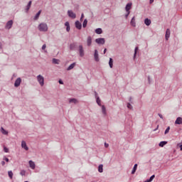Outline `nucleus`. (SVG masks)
I'll use <instances>...</instances> for the list:
<instances>
[{"label": "nucleus", "mask_w": 182, "mask_h": 182, "mask_svg": "<svg viewBox=\"0 0 182 182\" xmlns=\"http://www.w3.org/2000/svg\"><path fill=\"white\" fill-rule=\"evenodd\" d=\"M38 31H40L41 32H47L48 24L45 23H40V25L38 26Z\"/></svg>", "instance_id": "nucleus-1"}, {"label": "nucleus", "mask_w": 182, "mask_h": 182, "mask_svg": "<svg viewBox=\"0 0 182 182\" xmlns=\"http://www.w3.org/2000/svg\"><path fill=\"white\" fill-rule=\"evenodd\" d=\"M37 80L41 86H43V85H45V78L43 77V76L41 75H38Z\"/></svg>", "instance_id": "nucleus-2"}, {"label": "nucleus", "mask_w": 182, "mask_h": 182, "mask_svg": "<svg viewBox=\"0 0 182 182\" xmlns=\"http://www.w3.org/2000/svg\"><path fill=\"white\" fill-rule=\"evenodd\" d=\"M126 11L128 14L126 15V18L130 15V9H132V3H128L125 7Z\"/></svg>", "instance_id": "nucleus-3"}, {"label": "nucleus", "mask_w": 182, "mask_h": 182, "mask_svg": "<svg viewBox=\"0 0 182 182\" xmlns=\"http://www.w3.org/2000/svg\"><path fill=\"white\" fill-rule=\"evenodd\" d=\"M95 42L96 43H98V45H105V38H97L95 39Z\"/></svg>", "instance_id": "nucleus-4"}, {"label": "nucleus", "mask_w": 182, "mask_h": 182, "mask_svg": "<svg viewBox=\"0 0 182 182\" xmlns=\"http://www.w3.org/2000/svg\"><path fill=\"white\" fill-rule=\"evenodd\" d=\"M79 53H80V56L81 58H83V56H85V50H83V46H79Z\"/></svg>", "instance_id": "nucleus-5"}, {"label": "nucleus", "mask_w": 182, "mask_h": 182, "mask_svg": "<svg viewBox=\"0 0 182 182\" xmlns=\"http://www.w3.org/2000/svg\"><path fill=\"white\" fill-rule=\"evenodd\" d=\"M21 82H22V79L21 77L17 78L14 83L15 87H18L21 85Z\"/></svg>", "instance_id": "nucleus-6"}, {"label": "nucleus", "mask_w": 182, "mask_h": 182, "mask_svg": "<svg viewBox=\"0 0 182 182\" xmlns=\"http://www.w3.org/2000/svg\"><path fill=\"white\" fill-rule=\"evenodd\" d=\"M68 16H70V18H73V19H75V18H76V14L75 13H73V11L69 10L68 11Z\"/></svg>", "instance_id": "nucleus-7"}, {"label": "nucleus", "mask_w": 182, "mask_h": 182, "mask_svg": "<svg viewBox=\"0 0 182 182\" xmlns=\"http://www.w3.org/2000/svg\"><path fill=\"white\" fill-rule=\"evenodd\" d=\"M28 164L32 170H35L36 165L35 164V162H33V161H29Z\"/></svg>", "instance_id": "nucleus-8"}, {"label": "nucleus", "mask_w": 182, "mask_h": 182, "mask_svg": "<svg viewBox=\"0 0 182 182\" xmlns=\"http://www.w3.org/2000/svg\"><path fill=\"white\" fill-rule=\"evenodd\" d=\"M13 24H14V21H12V20L8 21L6 25V29H11V28H12Z\"/></svg>", "instance_id": "nucleus-9"}, {"label": "nucleus", "mask_w": 182, "mask_h": 182, "mask_svg": "<svg viewBox=\"0 0 182 182\" xmlns=\"http://www.w3.org/2000/svg\"><path fill=\"white\" fill-rule=\"evenodd\" d=\"M21 147L23 149H24V150H26L27 151H28V150H29V148L26 145V142L25 141H22V142H21Z\"/></svg>", "instance_id": "nucleus-10"}, {"label": "nucleus", "mask_w": 182, "mask_h": 182, "mask_svg": "<svg viewBox=\"0 0 182 182\" xmlns=\"http://www.w3.org/2000/svg\"><path fill=\"white\" fill-rule=\"evenodd\" d=\"M94 58L96 62H99V52L97 50H95Z\"/></svg>", "instance_id": "nucleus-11"}, {"label": "nucleus", "mask_w": 182, "mask_h": 182, "mask_svg": "<svg viewBox=\"0 0 182 182\" xmlns=\"http://www.w3.org/2000/svg\"><path fill=\"white\" fill-rule=\"evenodd\" d=\"M75 27L77 29H82V23L79 21H75Z\"/></svg>", "instance_id": "nucleus-12"}, {"label": "nucleus", "mask_w": 182, "mask_h": 182, "mask_svg": "<svg viewBox=\"0 0 182 182\" xmlns=\"http://www.w3.org/2000/svg\"><path fill=\"white\" fill-rule=\"evenodd\" d=\"M102 112L103 116H107V111H106V107L105 105H102Z\"/></svg>", "instance_id": "nucleus-13"}, {"label": "nucleus", "mask_w": 182, "mask_h": 182, "mask_svg": "<svg viewBox=\"0 0 182 182\" xmlns=\"http://www.w3.org/2000/svg\"><path fill=\"white\" fill-rule=\"evenodd\" d=\"M144 23L145 25H146V26H150V25L151 24V20L149 18H146L144 20Z\"/></svg>", "instance_id": "nucleus-14"}, {"label": "nucleus", "mask_w": 182, "mask_h": 182, "mask_svg": "<svg viewBox=\"0 0 182 182\" xmlns=\"http://www.w3.org/2000/svg\"><path fill=\"white\" fill-rule=\"evenodd\" d=\"M175 124H182V118L178 117L175 121Z\"/></svg>", "instance_id": "nucleus-15"}, {"label": "nucleus", "mask_w": 182, "mask_h": 182, "mask_svg": "<svg viewBox=\"0 0 182 182\" xmlns=\"http://www.w3.org/2000/svg\"><path fill=\"white\" fill-rule=\"evenodd\" d=\"M87 46H90L92 45V37L91 36L87 37Z\"/></svg>", "instance_id": "nucleus-16"}, {"label": "nucleus", "mask_w": 182, "mask_h": 182, "mask_svg": "<svg viewBox=\"0 0 182 182\" xmlns=\"http://www.w3.org/2000/svg\"><path fill=\"white\" fill-rule=\"evenodd\" d=\"M70 49L71 50H75L76 49V43H73L70 45Z\"/></svg>", "instance_id": "nucleus-17"}, {"label": "nucleus", "mask_w": 182, "mask_h": 182, "mask_svg": "<svg viewBox=\"0 0 182 182\" xmlns=\"http://www.w3.org/2000/svg\"><path fill=\"white\" fill-rule=\"evenodd\" d=\"M42 11L40 10L35 16L34 17V20L36 21L39 18V16H41V14Z\"/></svg>", "instance_id": "nucleus-18"}, {"label": "nucleus", "mask_w": 182, "mask_h": 182, "mask_svg": "<svg viewBox=\"0 0 182 182\" xmlns=\"http://www.w3.org/2000/svg\"><path fill=\"white\" fill-rule=\"evenodd\" d=\"M168 38H170V29H167L166 32V39L168 41Z\"/></svg>", "instance_id": "nucleus-19"}, {"label": "nucleus", "mask_w": 182, "mask_h": 182, "mask_svg": "<svg viewBox=\"0 0 182 182\" xmlns=\"http://www.w3.org/2000/svg\"><path fill=\"white\" fill-rule=\"evenodd\" d=\"M75 66H76V63H72V64L67 68V70H72V69H73V68H75Z\"/></svg>", "instance_id": "nucleus-20"}, {"label": "nucleus", "mask_w": 182, "mask_h": 182, "mask_svg": "<svg viewBox=\"0 0 182 182\" xmlns=\"http://www.w3.org/2000/svg\"><path fill=\"white\" fill-rule=\"evenodd\" d=\"M95 33H97V35H101V33H103V31L102 30V28H97L95 30Z\"/></svg>", "instance_id": "nucleus-21"}, {"label": "nucleus", "mask_w": 182, "mask_h": 182, "mask_svg": "<svg viewBox=\"0 0 182 182\" xmlns=\"http://www.w3.org/2000/svg\"><path fill=\"white\" fill-rule=\"evenodd\" d=\"M131 25L132 26H136V19L134 17H133L131 20Z\"/></svg>", "instance_id": "nucleus-22"}, {"label": "nucleus", "mask_w": 182, "mask_h": 182, "mask_svg": "<svg viewBox=\"0 0 182 182\" xmlns=\"http://www.w3.org/2000/svg\"><path fill=\"white\" fill-rule=\"evenodd\" d=\"M69 103H74L75 105H76V103H77V100L75 98H71L69 100Z\"/></svg>", "instance_id": "nucleus-23"}, {"label": "nucleus", "mask_w": 182, "mask_h": 182, "mask_svg": "<svg viewBox=\"0 0 182 182\" xmlns=\"http://www.w3.org/2000/svg\"><path fill=\"white\" fill-rule=\"evenodd\" d=\"M8 174H9V178L12 180V178H14V173L12 172V171H9Z\"/></svg>", "instance_id": "nucleus-24"}, {"label": "nucleus", "mask_w": 182, "mask_h": 182, "mask_svg": "<svg viewBox=\"0 0 182 182\" xmlns=\"http://www.w3.org/2000/svg\"><path fill=\"white\" fill-rule=\"evenodd\" d=\"M0 131L1 132L2 134L8 135V131L5 130V129H4V127H1Z\"/></svg>", "instance_id": "nucleus-25"}, {"label": "nucleus", "mask_w": 182, "mask_h": 182, "mask_svg": "<svg viewBox=\"0 0 182 182\" xmlns=\"http://www.w3.org/2000/svg\"><path fill=\"white\" fill-rule=\"evenodd\" d=\"M136 170H137V164H134V168L132 171V174H134V173H136Z\"/></svg>", "instance_id": "nucleus-26"}, {"label": "nucleus", "mask_w": 182, "mask_h": 182, "mask_svg": "<svg viewBox=\"0 0 182 182\" xmlns=\"http://www.w3.org/2000/svg\"><path fill=\"white\" fill-rule=\"evenodd\" d=\"M98 171H99V173H103V165L100 164L98 166Z\"/></svg>", "instance_id": "nucleus-27"}, {"label": "nucleus", "mask_w": 182, "mask_h": 182, "mask_svg": "<svg viewBox=\"0 0 182 182\" xmlns=\"http://www.w3.org/2000/svg\"><path fill=\"white\" fill-rule=\"evenodd\" d=\"M166 144H167V141H161L159 143V146L160 147H164V146H166Z\"/></svg>", "instance_id": "nucleus-28"}, {"label": "nucleus", "mask_w": 182, "mask_h": 182, "mask_svg": "<svg viewBox=\"0 0 182 182\" xmlns=\"http://www.w3.org/2000/svg\"><path fill=\"white\" fill-rule=\"evenodd\" d=\"M87 26V19H85L82 23V28H86Z\"/></svg>", "instance_id": "nucleus-29"}, {"label": "nucleus", "mask_w": 182, "mask_h": 182, "mask_svg": "<svg viewBox=\"0 0 182 182\" xmlns=\"http://www.w3.org/2000/svg\"><path fill=\"white\" fill-rule=\"evenodd\" d=\"M31 5H32V1H30L27 5V7H26V11H29V9H31Z\"/></svg>", "instance_id": "nucleus-30"}, {"label": "nucleus", "mask_w": 182, "mask_h": 182, "mask_svg": "<svg viewBox=\"0 0 182 182\" xmlns=\"http://www.w3.org/2000/svg\"><path fill=\"white\" fill-rule=\"evenodd\" d=\"M53 63H54L55 65H59V60H58L56 58H53Z\"/></svg>", "instance_id": "nucleus-31"}, {"label": "nucleus", "mask_w": 182, "mask_h": 182, "mask_svg": "<svg viewBox=\"0 0 182 182\" xmlns=\"http://www.w3.org/2000/svg\"><path fill=\"white\" fill-rule=\"evenodd\" d=\"M109 65L111 68H113V59L112 58H109Z\"/></svg>", "instance_id": "nucleus-32"}, {"label": "nucleus", "mask_w": 182, "mask_h": 182, "mask_svg": "<svg viewBox=\"0 0 182 182\" xmlns=\"http://www.w3.org/2000/svg\"><path fill=\"white\" fill-rule=\"evenodd\" d=\"M97 103L98 106H102L100 98L99 97H97Z\"/></svg>", "instance_id": "nucleus-33"}, {"label": "nucleus", "mask_w": 182, "mask_h": 182, "mask_svg": "<svg viewBox=\"0 0 182 182\" xmlns=\"http://www.w3.org/2000/svg\"><path fill=\"white\" fill-rule=\"evenodd\" d=\"M4 151L5 153H9V149H8L6 146H4Z\"/></svg>", "instance_id": "nucleus-34"}, {"label": "nucleus", "mask_w": 182, "mask_h": 182, "mask_svg": "<svg viewBox=\"0 0 182 182\" xmlns=\"http://www.w3.org/2000/svg\"><path fill=\"white\" fill-rule=\"evenodd\" d=\"M20 174L21 176H25V174H26V171L25 170H21Z\"/></svg>", "instance_id": "nucleus-35"}, {"label": "nucleus", "mask_w": 182, "mask_h": 182, "mask_svg": "<svg viewBox=\"0 0 182 182\" xmlns=\"http://www.w3.org/2000/svg\"><path fill=\"white\" fill-rule=\"evenodd\" d=\"M137 50H139V47H136L135 48V50H134V58L136 57V55L137 53Z\"/></svg>", "instance_id": "nucleus-36"}, {"label": "nucleus", "mask_w": 182, "mask_h": 182, "mask_svg": "<svg viewBox=\"0 0 182 182\" xmlns=\"http://www.w3.org/2000/svg\"><path fill=\"white\" fill-rule=\"evenodd\" d=\"M168 132H170V127H168L166 128V129L165 130V134H167V133H168Z\"/></svg>", "instance_id": "nucleus-37"}, {"label": "nucleus", "mask_w": 182, "mask_h": 182, "mask_svg": "<svg viewBox=\"0 0 182 182\" xmlns=\"http://www.w3.org/2000/svg\"><path fill=\"white\" fill-rule=\"evenodd\" d=\"M3 160H5V161H6V163H9V159L6 158V157H4Z\"/></svg>", "instance_id": "nucleus-38"}, {"label": "nucleus", "mask_w": 182, "mask_h": 182, "mask_svg": "<svg viewBox=\"0 0 182 182\" xmlns=\"http://www.w3.org/2000/svg\"><path fill=\"white\" fill-rule=\"evenodd\" d=\"M65 26H66V28L70 26L68 21H66V22L65 23Z\"/></svg>", "instance_id": "nucleus-39"}, {"label": "nucleus", "mask_w": 182, "mask_h": 182, "mask_svg": "<svg viewBox=\"0 0 182 182\" xmlns=\"http://www.w3.org/2000/svg\"><path fill=\"white\" fill-rule=\"evenodd\" d=\"M85 18V14H82L81 18H80V21H83V18Z\"/></svg>", "instance_id": "nucleus-40"}, {"label": "nucleus", "mask_w": 182, "mask_h": 182, "mask_svg": "<svg viewBox=\"0 0 182 182\" xmlns=\"http://www.w3.org/2000/svg\"><path fill=\"white\" fill-rule=\"evenodd\" d=\"M127 107H128V109H132V105L130 104V103H128L127 104Z\"/></svg>", "instance_id": "nucleus-41"}, {"label": "nucleus", "mask_w": 182, "mask_h": 182, "mask_svg": "<svg viewBox=\"0 0 182 182\" xmlns=\"http://www.w3.org/2000/svg\"><path fill=\"white\" fill-rule=\"evenodd\" d=\"M42 49H43V50H45V49H46V44H44V45L42 46Z\"/></svg>", "instance_id": "nucleus-42"}, {"label": "nucleus", "mask_w": 182, "mask_h": 182, "mask_svg": "<svg viewBox=\"0 0 182 182\" xmlns=\"http://www.w3.org/2000/svg\"><path fill=\"white\" fill-rule=\"evenodd\" d=\"M66 31H67V32H69V31H70V26L67 27Z\"/></svg>", "instance_id": "nucleus-43"}, {"label": "nucleus", "mask_w": 182, "mask_h": 182, "mask_svg": "<svg viewBox=\"0 0 182 182\" xmlns=\"http://www.w3.org/2000/svg\"><path fill=\"white\" fill-rule=\"evenodd\" d=\"M59 83L60 85H63V81H62L61 80H59Z\"/></svg>", "instance_id": "nucleus-44"}, {"label": "nucleus", "mask_w": 182, "mask_h": 182, "mask_svg": "<svg viewBox=\"0 0 182 182\" xmlns=\"http://www.w3.org/2000/svg\"><path fill=\"white\" fill-rule=\"evenodd\" d=\"M161 119H163V115L161 114H158Z\"/></svg>", "instance_id": "nucleus-45"}, {"label": "nucleus", "mask_w": 182, "mask_h": 182, "mask_svg": "<svg viewBox=\"0 0 182 182\" xmlns=\"http://www.w3.org/2000/svg\"><path fill=\"white\" fill-rule=\"evenodd\" d=\"M105 146L106 148L109 147V144L105 143Z\"/></svg>", "instance_id": "nucleus-46"}, {"label": "nucleus", "mask_w": 182, "mask_h": 182, "mask_svg": "<svg viewBox=\"0 0 182 182\" xmlns=\"http://www.w3.org/2000/svg\"><path fill=\"white\" fill-rule=\"evenodd\" d=\"M1 166H5V162L3 161H1Z\"/></svg>", "instance_id": "nucleus-47"}, {"label": "nucleus", "mask_w": 182, "mask_h": 182, "mask_svg": "<svg viewBox=\"0 0 182 182\" xmlns=\"http://www.w3.org/2000/svg\"><path fill=\"white\" fill-rule=\"evenodd\" d=\"M149 2L150 4H153L154 2V0H150Z\"/></svg>", "instance_id": "nucleus-48"}, {"label": "nucleus", "mask_w": 182, "mask_h": 182, "mask_svg": "<svg viewBox=\"0 0 182 182\" xmlns=\"http://www.w3.org/2000/svg\"><path fill=\"white\" fill-rule=\"evenodd\" d=\"M180 149H181V151H182V144L179 146Z\"/></svg>", "instance_id": "nucleus-49"}, {"label": "nucleus", "mask_w": 182, "mask_h": 182, "mask_svg": "<svg viewBox=\"0 0 182 182\" xmlns=\"http://www.w3.org/2000/svg\"><path fill=\"white\" fill-rule=\"evenodd\" d=\"M107 50V49L105 48V49L104 50V53H106Z\"/></svg>", "instance_id": "nucleus-50"}, {"label": "nucleus", "mask_w": 182, "mask_h": 182, "mask_svg": "<svg viewBox=\"0 0 182 182\" xmlns=\"http://www.w3.org/2000/svg\"><path fill=\"white\" fill-rule=\"evenodd\" d=\"M158 129H159V126H157V128L154 129V132H156V130H157Z\"/></svg>", "instance_id": "nucleus-51"}, {"label": "nucleus", "mask_w": 182, "mask_h": 182, "mask_svg": "<svg viewBox=\"0 0 182 182\" xmlns=\"http://www.w3.org/2000/svg\"><path fill=\"white\" fill-rule=\"evenodd\" d=\"M95 96H97V92H95Z\"/></svg>", "instance_id": "nucleus-52"}]
</instances>
